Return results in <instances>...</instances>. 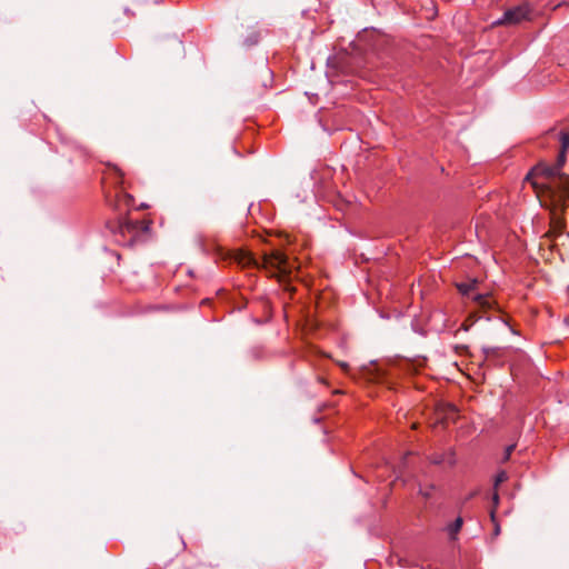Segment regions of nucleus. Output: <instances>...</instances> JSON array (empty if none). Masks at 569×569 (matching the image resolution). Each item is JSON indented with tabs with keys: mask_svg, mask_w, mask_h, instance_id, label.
I'll use <instances>...</instances> for the list:
<instances>
[{
	"mask_svg": "<svg viewBox=\"0 0 569 569\" xmlns=\"http://www.w3.org/2000/svg\"><path fill=\"white\" fill-rule=\"evenodd\" d=\"M461 526H462V516L458 515L455 522L447 527V531L449 533L450 539H452V540L457 539V535L460 531Z\"/></svg>",
	"mask_w": 569,
	"mask_h": 569,
	"instance_id": "nucleus-8",
	"label": "nucleus"
},
{
	"mask_svg": "<svg viewBox=\"0 0 569 569\" xmlns=\"http://www.w3.org/2000/svg\"><path fill=\"white\" fill-rule=\"evenodd\" d=\"M508 479V475L506 471H501L498 473L497 478H496V486L506 481Z\"/></svg>",
	"mask_w": 569,
	"mask_h": 569,
	"instance_id": "nucleus-12",
	"label": "nucleus"
},
{
	"mask_svg": "<svg viewBox=\"0 0 569 569\" xmlns=\"http://www.w3.org/2000/svg\"><path fill=\"white\" fill-rule=\"evenodd\" d=\"M477 283V280H472L470 284L465 282V308L470 307H480L482 309L490 308L491 307V299L488 295V292L485 293H476L475 292V286Z\"/></svg>",
	"mask_w": 569,
	"mask_h": 569,
	"instance_id": "nucleus-5",
	"label": "nucleus"
},
{
	"mask_svg": "<svg viewBox=\"0 0 569 569\" xmlns=\"http://www.w3.org/2000/svg\"><path fill=\"white\" fill-rule=\"evenodd\" d=\"M119 229L121 232H129L133 236L138 234L139 231H148L149 230V223L146 221H130V220H123L119 223Z\"/></svg>",
	"mask_w": 569,
	"mask_h": 569,
	"instance_id": "nucleus-6",
	"label": "nucleus"
},
{
	"mask_svg": "<svg viewBox=\"0 0 569 569\" xmlns=\"http://www.w3.org/2000/svg\"><path fill=\"white\" fill-rule=\"evenodd\" d=\"M246 263L254 264L257 268L266 269L271 277L278 278L279 281H283L287 277H289L293 269V266L289 262L288 257L279 250L264 253L260 259H256L251 254H247Z\"/></svg>",
	"mask_w": 569,
	"mask_h": 569,
	"instance_id": "nucleus-2",
	"label": "nucleus"
},
{
	"mask_svg": "<svg viewBox=\"0 0 569 569\" xmlns=\"http://www.w3.org/2000/svg\"><path fill=\"white\" fill-rule=\"evenodd\" d=\"M123 198L131 199L130 194H122Z\"/></svg>",
	"mask_w": 569,
	"mask_h": 569,
	"instance_id": "nucleus-17",
	"label": "nucleus"
},
{
	"mask_svg": "<svg viewBox=\"0 0 569 569\" xmlns=\"http://www.w3.org/2000/svg\"><path fill=\"white\" fill-rule=\"evenodd\" d=\"M498 499H499V498H498V495H497V493H495V496H493V501H495V503H497V502H498Z\"/></svg>",
	"mask_w": 569,
	"mask_h": 569,
	"instance_id": "nucleus-16",
	"label": "nucleus"
},
{
	"mask_svg": "<svg viewBox=\"0 0 569 569\" xmlns=\"http://www.w3.org/2000/svg\"><path fill=\"white\" fill-rule=\"evenodd\" d=\"M515 448H516V445H510V446H508L506 448L505 455L502 457V461H508L509 460V458H510L512 451L515 450Z\"/></svg>",
	"mask_w": 569,
	"mask_h": 569,
	"instance_id": "nucleus-11",
	"label": "nucleus"
},
{
	"mask_svg": "<svg viewBox=\"0 0 569 569\" xmlns=\"http://www.w3.org/2000/svg\"><path fill=\"white\" fill-rule=\"evenodd\" d=\"M532 9L528 3H522L520 6L508 9L501 19L496 21L493 24L497 26H517L522 21L531 20Z\"/></svg>",
	"mask_w": 569,
	"mask_h": 569,
	"instance_id": "nucleus-4",
	"label": "nucleus"
},
{
	"mask_svg": "<svg viewBox=\"0 0 569 569\" xmlns=\"http://www.w3.org/2000/svg\"><path fill=\"white\" fill-rule=\"evenodd\" d=\"M491 519L495 522V513H493V511H491Z\"/></svg>",
	"mask_w": 569,
	"mask_h": 569,
	"instance_id": "nucleus-18",
	"label": "nucleus"
},
{
	"mask_svg": "<svg viewBox=\"0 0 569 569\" xmlns=\"http://www.w3.org/2000/svg\"><path fill=\"white\" fill-rule=\"evenodd\" d=\"M318 380L325 383V380L322 378L319 377Z\"/></svg>",
	"mask_w": 569,
	"mask_h": 569,
	"instance_id": "nucleus-19",
	"label": "nucleus"
},
{
	"mask_svg": "<svg viewBox=\"0 0 569 569\" xmlns=\"http://www.w3.org/2000/svg\"><path fill=\"white\" fill-rule=\"evenodd\" d=\"M566 152L561 149L555 164L539 162L525 177V181L532 186L538 197L542 196L551 202L555 212L569 207V170L563 168Z\"/></svg>",
	"mask_w": 569,
	"mask_h": 569,
	"instance_id": "nucleus-1",
	"label": "nucleus"
},
{
	"mask_svg": "<svg viewBox=\"0 0 569 569\" xmlns=\"http://www.w3.org/2000/svg\"><path fill=\"white\" fill-rule=\"evenodd\" d=\"M432 419L433 428L442 427L443 429H449L459 419V410L451 403L441 402L436 407Z\"/></svg>",
	"mask_w": 569,
	"mask_h": 569,
	"instance_id": "nucleus-3",
	"label": "nucleus"
},
{
	"mask_svg": "<svg viewBox=\"0 0 569 569\" xmlns=\"http://www.w3.org/2000/svg\"><path fill=\"white\" fill-rule=\"evenodd\" d=\"M569 148V133L562 132L561 133V149L566 150Z\"/></svg>",
	"mask_w": 569,
	"mask_h": 569,
	"instance_id": "nucleus-10",
	"label": "nucleus"
},
{
	"mask_svg": "<svg viewBox=\"0 0 569 569\" xmlns=\"http://www.w3.org/2000/svg\"><path fill=\"white\" fill-rule=\"evenodd\" d=\"M566 4H567V2H566V1H562V2L558 3L557 6H555V7H553V10H556V9H557V8H559V7L566 6Z\"/></svg>",
	"mask_w": 569,
	"mask_h": 569,
	"instance_id": "nucleus-14",
	"label": "nucleus"
},
{
	"mask_svg": "<svg viewBox=\"0 0 569 569\" xmlns=\"http://www.w3.org/2000/svg\"><path fill=\"white\" fill-rule=\"evenodd\" d=\"M500 528L497 523H495V535H499Z\"/></svg>",
	"mask_w": 569,
	"mask_h": 569,
	"instance_id": "nucleus-15",
	"label": "nucleus"
},
{
	"mask_svg": "<svg viewBox=\"0 0 569 569\" xmlns=\"http://www.w3.org/2000/svg\"><path fill=\"white\" fill-rule=\"evenodd\" d=\"M431 462L435 465L452 467L457 462V456L453 450L449 449L443 453L432 455Z\"/></svg>",
	"mask_w": 569,
	"mask_h": 569,
	"instance_id": "nucleus-7",
	"label": "nucleus"
},
{
	"mask_svg": "<svg viewBox=\"0 0 569 569\" xmlns=\"http://www.w3.org/2000/svg\"><path fill=\"white\" fill-rule=\"evenodd\" d=\"M456 287L460 293H462V282H457Z\"/></svg>",
	"mask_w": 569,
	"mask_h": 569,
	"instance_id": "nucleus-13",
	"label": "nucleus"
},
{
	"mask_svg": "<svg viewBox=\"0 0 569 569\" xmlns=\"http://www.w3.org/2000/svg\"><path fill=\"white\" fill-rule=\"evenodd\" d=\"M259 41V33L258 32H253L252 34H250L246 40H244V43L247 46H253V44H257Z\"/></svg>",
	"mask_w": 569,
	"mask_h": 569,
	"instance_id": "nucleus-9",
	"label": "nucleus"
}]
</instances>
